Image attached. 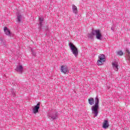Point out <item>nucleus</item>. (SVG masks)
<instances>
[{
  "mask_svg": "<svg viewBox=\"0 0 130 130\" xmlns=\"http://www.w3.org/2000/svg\"><path fill=\"white\" fill-rule=\"evenodd\" d=\"M99 108V99H98V98H96L95 106L92 107V113L94 114L95 116H97L98 115Z\"/></svg>",
  "mask_w": 130,
  "mask_h": 130,
  "instance_id": "obj_1",
  "label": "nucleus"
},
{
  "mask_svg": "<svg viewBox=\"0 0 130 130\" xmlns=\"http://www.w3.org/2000/svg\"><path fill=\"white\" fill-rule=\"evenodd\" d=\"M99 59L98 60L96 63L98 66H102L103 62L105 61V55L100 54L99 55Z\"/></svg>",
  "mask_w": 130,
  "mask_h": 130,
  "instance_id": "obj_2",
  "label": "nucleus"
},
{
  "mask_svg": "<svg viewBox=\"0 0 130 130\" xmlns=\"http://www.w3.org/2000/svg\"><path fill=\"white\" fill-rule=\"evenodd\" d=\"M70 47L73 52V54L75 56L78 55V48H77V47L74 45V44L70 43Z\"/></svg>",
  "mask_w": 130,
  "mask_h": 130,
  "instance_id": "obj_3",
  "label": "nucleus"
},
{
  "mask_svg": "<svg viewBox=\"0 0 130 130\" xmlns=\"http://www.w3.org/2000/svg\"><path fill=\"white\" fill-rule=\"evenodd\" d=\"M94 35H95L96 39H98V40H102V34L101 31H100V30H94Z\"/></svg>",
  "mask_w": 130,
  "mask_h": 130,
  "instance_id": "obj_4",
  "label": "nucleus"
},
{
  "mask_svg": "<svg viewBox=\"0 0 130 130\" xmlns=\"http://www.w3.org/2000/svg\"><path fill=\"white\" fill-rule=\"evenodd\" d=\"M69 71V69H68V66L66 65H62L61 67V73H62L63 74H67Z\"/></svg>",
  "mask_w": 130,
  "mask_h": 130,
  "instance_id": "obj_5",
  "label": "nucleus"
},
{
  "mask_svg": "<svg viewBox=\"0 0 130 130\" xmlns=\"http://www.w3.org/2000/svg\"><path fill=\"white\" fill-rule=\"evenodd\" d=\"M39 108H40V103H38L37 105L34 108L33 112L35 113V114L38 113V110H39Z\"/></svg>",
  "mask_w": 130,
  "mask_h": 130,
  "instance_id": "obj_6",
  "label": "nucleus"
},
{
  "mask_svg": "<svg viewBox=\"0 0 130 130\" xmlns=\"http://www.w3.org/2000/svg\"><path fill=\"white\" fill-rule=\"evenodd\" d=\"M94 36H95V30H92L91 32L88 34V37L91 39H93Z\"/></svg>",
  "mask_w": 130,
  "mask_h": 130,
  "instance_id": "obj_7",
  "label": "nucleus"
},
{
  "mask_svg": "<svg viewBox=\"0 0 130 130\" xmlns=\"http://www.w3.org/2000/svg\"><path fill=\"white\" fill-rule=\"evenodd\" d=\"M112 67L115 71H118V64L116 62L112 63Z\"/></svg>",
  "mask_w": 130,
  "mask_h": 130,
  "instance_id": "obj_8",
  "label": "nucleus"
},
{
  "mask_svg": "<svg viewBox=\"0 0 130 130\" xmlns=\"http://www.w3.org/2000/svg\"><path fill=\"white\" fill-rule=\"evenodd\" d=\"M108 126H109L108 121L107 120H105L103 123V127H104V128H108Z\"/></svg>",
  "mask_w": 130,
  "mask_h": 130,
  "instance_id": "obj_9",
  "label": "nucleus"
},
{
  "mask_svg": "<svg viewBox=\"0 0 130 130\" xmlns=\"http://www.w3.org/2000/svg\"><path fill=\"white\" fill-rule=\"evenodd\" d=\"M17 72H19V73H22L23 72V66L20 65L19 67H17L15 69Z\"/></svg>",
  "mask_w": 130,
  "mask_h": 130,
  "instance_id": "obj_10",
  "label": "nucleus"
},
{
  "mask_svg": "<svg viewBox=\"0 0 130 130\" xmlns=\"http://www.w3.org/2000/svg\"><path fill=\"white\" fill-rule=\"evenodd\" d=\"M72 10L74 14H78V8L75 5H72Z\"/></svg>",
  "mask_w": 130,
  "mask_h": 130,
  "instance_id": "obj_11",
  "label": "nucleus"
},
{
  "mask_svg": "<svg viewBox=\"0 0 130 130\" xmlns=\"http://www.w3.org/2000/svg\"><path fill=\"white\" fill-rule=\"evenodd\" d=\"M4 32L6 35H10V34H11V31L8 29V27H4Z\"/></svg>",
  "mask_w": 130,
  "mask_h": 130,
  "instance_id": "obj_12",
  "label": "nucleus"
},
{
  "mask_svg": "<svg viewBox=\"0 0 130 130\" xmlns=\"http://www.w3.org/2000/svg\"><path fill=\"white\" fill-rule=\"evenodd\" d=\"M126 56L127 57L128 59H130V52L128 49L126 50Z\"/></svg>",
  "mask_w": 130,
  "mask_h": 130,
  "instance_id": "obj_13",
  "label": "nucleus"
},
{
  "mask_svg": "<svg viewBox=\"0 0 130 130\" xmlns=\"http://www.w3.org/2000/svg\"><path fill=\"white\" fill-rule=\"evenodd\" d=\"M88 102L90 105H93L94 104V99L90 98L88 100Z\"/></svg>",
  "mask_w": 130,
  "mask_h": 130,
  "instance_id": "obj_14",
  "label": "nucleus"
},
{
  "mask_svg": "<svg viewBox=\"0 0 130 130\" xmlns=\"http://www.w3.org/2000/svg\"><path fill=\"white\" fill-rule=\"evenodd\" d=\"M117 55H119V56H122V55H123V52L122 51H118L117 52Z\"/></svg>",
  "mask_w": 130,
  "mask_h": 130,
  "instance_id": "obj_15",
  "label": "nucleus"
},
{
  "mask_svg": "<svg viewBox=\"0 0 130 130\" xmlns=\"http://www.w3.org/2000/svg\"><path fill=\"white\" fill-rule=\"evenodd\" d=\"M44 21V19L43 18H40V25L42 26V24Z\"/></svg>",
  "mask_w": 130,
  "mask_h": 130,
  "instance_id": "obj_16",
  "label": "nucleus"
},
{
  "mask_svg": "<svg viewBox=\"0 0 130 130\" xmlns=\"http://www.w3.org/2000/svg\"><path fill=\"white\" fill-rule=\"evenodd\" d=\"M50 117H51V119H56V115L50 116Z\"/></svg>",
  "mask_w": 130,
  "mask_h": 130,
  "instance_id": "obj_17",
  "label": "nucleus"
},
{
  "mask_svg": "<svg viewBox=\"0 0 130 130\" xmlns=\"http://www.w3.org/2000/svg\"><path fill=\"white\" fill-rule=\"evenodd\" d=\"M17 20L18 22H21V16H19L17 17Z\"/></svg>",
  "mask_w": 130,
  "mask_h": 130,
  "instance_id": "obj_18",
  "label": "nucleus"
}]
</instances>
